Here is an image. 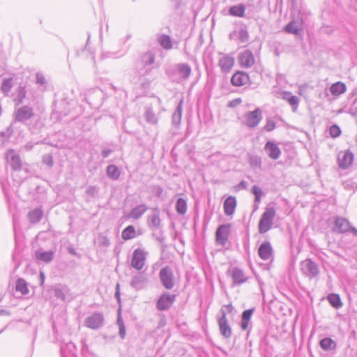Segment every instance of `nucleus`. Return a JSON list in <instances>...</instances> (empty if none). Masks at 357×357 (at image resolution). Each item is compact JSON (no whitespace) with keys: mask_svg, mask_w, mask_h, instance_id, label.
<instances>
[{"mask_svg":"<svg viewBox=\"0 0 357 357\" xmlns=\"http://www.w3.org/2000/svg\"><path fill=\"white\" fill-rule=\"evenodd\" d=\"M245 6L243 3L232 6L229 9V14L231 16L243 17L245 15Z\"/></svg>","mask_w":357,"mask_h":357,"instance_id":"obj_32","label":"nucleus"},{"mask_svg":"<svg viewBox=\"0 0 357 357\" xmlns=\"http://www.w3.org/2000/svg\"><path fill=\"white\" fill-rule=\"evenodd\" d=\"M15 290L22 295H27L29 292L28 283L23 278H18L15 283Z\"/></svg>","mask_w":357,"mask_h":357,"instance_id":"obj_36","label":"nucleus"},{"mask_svg":"<svg viewBox=\"0 0 357 357\" xmlns=\"http://www.w3.org/2000/svg\"><path fill=\"white\" fill-rule=\"evenodd\" d=\"M234 63V58L229 56H224L220 59L218 66L223 73H228L230 71Z\"/></svg>","mask_w":357,"mask_h":357,"instance_id":"obj_24","label":"nucleus"},{"mask_svg":"<svg viewBox=\"0 0 357 357\" xmlns=\"http://www.w3.org/2000/svg\"><path fill=\"white\" fill-rule=\"evenodd\" d=\"M176 295L164 292L156 302V307L160 311L169 310L176 301Z\"/></svg>","mask_w":357,"mask_h":357,"instance_id":"obj_8","label":"nucleus"},{"mask_svg":"<svg viewBox=\"0 0 357 357\" xmlns=\"http://www.w3.org/2000/svg\"><path fill=\"white\" fill-rule=\"evenodd\" d=\"M249 80V75L246 73L237 72L231 77V82L234 86H241L248 84Z\"/></svg>","mask_w":357,"mask_h":357,"instance_id":"obj_19","label":"nucleus"},{"mask_svg":"<svg viewBox=\"0 0 357 357\" xmlns=\"http://www.w3.org/2000/svg\"><path fill=\"white\" fill-rule=\"evenodd\" d=\"M146 204H142L133 208L127 215L128 218H133L137 220L147 211Z\"/></svg>","mask_w":357,"mask_h":357,"instance_id":"obj_28","label":"nucleus"},{"mask_svg":"<svg viewBox=\"0 0 357 357\" xmlns=\"http://www.w3.org/2000/svg\"><path fill=\"white\" fill-rule=\"evenodd\" d=\"M147 278L145 275L138 273L132 277L130 286L136 290H140L145 287Z\"/></svg>","mask_w":357,"mask_h":357,"instance_id":"obj_21","label":"nucleus"},{"mask_svg":"<svg viewBox=\"0 0 357 357\" xmlns=\"http://www.w3.org/2000/svg\"><path fill=\"white\" fill-rule=\"evenodd\" d=\"M176 211L180 215L185 214L187 211V203L183 198H178L176 204Z\"/></svg>","mask_w":357,"mask_h":357,"instance_id":"obj_43","label":"nucleus"},{"mask_svg":"<svg viewBox=\"0 0 357 357\" xmlns=\"http://www.w3.org/2000/svg\"><path fill=\"white\" fill-rule=\"evenodd\" d=\"M107 175L112 180H117L120 176V171L114 165H109L107 167Z\"/></svg>","mask_w":357,"mask_h":357,"instance_id":"obj_40","label":"nucleus"},{"mask_svg":"<svg viewBox=\"0 0 357 357\" xmlns=\"http://www.w3.org/2000/svg\"><path fill=\"white\" fill-rule=\"evenodd\" d=\"M303 21L302 19L300 20H291L284 26V31L289 33L298 34L302 30Z\"/></svg>","mask_w":357,"mask_h":357,"instance_id":"obj_22","label":"nucleus"},{"mask_svg":"<svg viewBox=\"0 0 357 357\" xmlns=\"http://www.w3.org/2000/svg\"><path fill=\"white\" fill-rule=\"evenodd\" d=\"M247 186H248V183L245 181H242L236 186V188L237 190H239L241 189H246Z\"/></svg>","mask_w":357,"mask_h":357,"instance_id":"obj_57","label":"nucleus"},{"mask_svg":"<svg viewBox=\"0 0 357 357\" xmlns=\"http://www.w3.org/2000/svg\"><path fill=\"white\" fill-rule=\"evenodd\" d=\"M36 83L38 84H40L41 86H46V84H47L46 79L42 73H40V72L37 73L36 75Z\"/></svg>","mask_w":357,"mask_h":357,"instance_id":"obj_52","label":"nucleus"},{"mask_svg":"<svg viewBox=\"0 0 357 357\" xmlns=\"http://www.w3.org/2000/svg\"><path fill=\"white\" fill-rule=\"evenodd\" d=\"M68 252L70 254L73 255H76V252L75 251V250L73 248H68Z\"/></svg>","mask_w":357,"mask_h":357,"instance_id":"obj_64","label":"nucleus"},{"mask_svg":"<svg viewBox=\"0 0 357 357\" xmlns=\"http://www.w3.org/2000/svg\"><path fill=\"white\" fill-rule=\"evenodd\" d=\"M5 159L7 164L14 172L21 171L25 164L21 156L14 149L7 150L5 153Z\"/></svg>","mask_w":357,"mask_h":357,"instance_id":"obj_2","label":"nucleus"},{"mask_svg":"<svg viewBox=\"0 0 357 357\" xmlns=\"http://www.w3.org/2000/svg\"><path fill=\"white\" fill-rule=\"evenodd\" d=\"M147 252L144 250L137 248L132 253L131 266L137 271H141L145 265Z\"/></svg>","mask_w":357,"mask_h":357,"instance_id":"obj_7","label":"nucleus"},{"mask_svg":"<svg viewBox=\"0 0 357 357\" xmlns=\"http://www.w3.org/2000/svg\"><path fill=\"white\" fill-rule=\"evenodd\" d=\"M249 163L252 167L261 168V159L256 155H250L249 156Z\"/></svg>","mask_w":357,"mask_h":357,"instance_id":"obj_46","label":"nucleus"},{"mask_svg":"<svg viewBox=\"0 0 357 357\" xmlns=\"http://www.w3.org/2000/svg\"><path fill=\"white\" fill-rule=\"evenodd\" d=\"M321 347L325 351H331L336 347V343L330 337H325L320 341Z\"/></svg>","mask_w":357,"mask_h":357,"instance_id":"obj_38","label":"nucleus"},{"mask_svg":"<svg viewBox=\"0 0 357 357\" xmlns=\"http://www.w3.org/2000/svg\"><path fill=\"white\" fill-rule=\"evenodd\" d=\"M327 300L329 303L335 309H340L342 307V302L340 296L337 294L331 293L328 295Z\"/></svg>","mask_w":357,"mask_h":357,"instance_id":"obj_35","label":"nucleus"},{"mask_svg":"<svg viewBox=\"0 0 357 357\" xmlns=\"http://www.w3.org/2000/svg\"><path fill=\"white\" fill-rule=\"evenodd\" d=\"M230 234V225H221L215 231V242L218 245L225 246Z\"/></svg>","mask_w":357,"mask_h":357,"instance_id":"obj_10","label":"nucleus"},{"mask_svg":"<svg viewBox=\"0 0 357 357\" xmlns=\"http://www.w3.org/2000/svg\"><path fill=\"white\" fill-rule=\"evenodd\" d=\"M115 298L117 299L118 302L120 303L121 298H120L119 284H116V286Z\"/></svg>","mask_w":357,"mask_h":357,"instance_id":"obj_60","label":"nucleus"},{"mask_svg":"<svg viewBox=\"0 0 357 357\" xmlns=\"http://www.w3.org/2000/svg\"><path fill=\"white\" fill-rule=\"evenodd\" d=\"M144 116L147 123L155 125L158 123V118L154 114L153 109L149 107H146Z\"/></svg>","mask_w":357,"mask_h":357,"instance_id":"obj_39","label":"nucleus"},{"mask_svg":"<svg viewBox=\"0 0 357 357\" xmlns=\"http://www.w3.org/2000/svg\"><path fill=\"white\" fill-rule=\"evenodd\" d=\"M264 151L268 156L273 160L278 159L282 153L278 145L275 142L271 141H268L265 144Z\"/></svg>","mask_w":357,"mask_h":357,"instance_id":"obj_16","label":"nucleus"},{"mask_svg":"<svg viewBox=\"0 0 357 357\" xmlns=\"http://www.w3.org/2000/svg\"><path fill=\"white\" fill-rule=\"evenodd\" d=\"M112 152V151L109 149H103L101 152V155L102 156V158H106L109 155V154Z\"/></svg>","mask_w":357,"mask_h":357,"instance_id":"obj_58","label":"nucleus"},{"mask_svg":"<svg viewBox=\"0 0 357 357\" xmlns=\"http://www.w3.org/2000/svg\"><path fill=\"white\" fill-rule=\"evenodd\" d=\"M13 86V78H7L3 80L1 89L5 93H8Z\"/></svg>","mask_w":357,"mask_h":357,"instance_id":"obj_45","label":"nucleus"},{"mask_svg":"<svg viewBox=\"0 0 357 357\" xmlns=\"http://www.w3.org/2000/svg\"><path fill=\"white\" fill-rule=\"evenodd\" d=\"M151 192L157 197L160 198L163 193V189L160 185H152L151 187Z\"/></svg>","mask_w":357,"mask_h":357,"instance_id":"obj_50","label":"nucleus"},{"mask_svg":"<svg viewBox=\"0 0 357 357\" xmlns=\"http://www.w3.org/2000/svg\"><path fill=\"white\" fill-rule=\"evenodd\" d=\"M99 188L96 185H89L86 190V194L90 197H95L98 193Z\"/></svg>","mask_w":357,"mask_h":357,"instance_id":"obj_49","label":"nucleus"},{"mask_svg":"<svg viewBox=\"0 0 357 357\" xmlns=\"http://www.w3.org/2000/svg\"><path fill=\"white\" fill-rule=\"evenodd\" d=\"M236 35V31H233L232 33H231L229 34V38H230L231 40L234 39V38H235Z\"/></svg>","mask_w":357,"mask_h":357,"instance_id":"obj_63","label":"nucleus"},{"mask_svg":"<svg viewBox=\"0 0 357 357\" xmlns=\"http://www.w3.org/2000/svg\"><path fill=\"white\" fill-rule=\"evenodd\" d=\"M116 324L119 326V334L121 339H124L126 336V327L121 317V308H119L117 316Z\"/></svg>","mask_w":357,"mask_h":357,"instance_id":"obj_42","label":"nucleus"},{"mask_svg":"<svg viewBox=\"0 0 357 357\" xmlns=\"http://www.w3.org/2000/svg\"><path fill=\"white\" fill-rule=\"evenodd\" d=\"M228 273L232 278L234 285H241L246 282L248 279L244 271L238 267H233L229 269Z\"/></svg>","mask_w":357,"mask_h":357,"instance_id":"obj_13","label":"nucleus"},{"mask_svg":"<svg viewBox=\"0 0 357 357\" xmlns=\"http://www.w3.org/2000/svg\"><path fill=\"white\" fill-rule=\"evenodd\" d=\"M179 77L181 79H187L191 74V68L188 63H181L176 66Z\"/></svg>","mask_w":357,"mask_h":357,"instance_id":"obj_27","label":"nucleus"},{"mask_svg":"<svg viewBox=\"0 0 357 357\" xmlns=\"http://www.w3.org/2000/svg\"><path fill=\"white\" fill-rule=\"evenodd\" d=\"M275 215L276 211L273 207L266 208L259 222L258 228L260 234H265L271 229Z\"/></svg>","mask_w":357,"mask_h":357,"instance_id":"obj_1","label":"nucleus"},{"mask_svg":"<svg viewBox=\"0 0 357 357\" xmlns=\"http://www.w3.org/2000/svg\"><path fill=\"white\" fill-rule=\"evenodd\" d=\"M238 39L243 43H247L249 40V34L245 29H241L238 32Z\"/></svg>","mask_w":357,"mask_h":357,"instance_id":"obj_47","label":"nucleus"},{"mask_svg":"<svg viewBox=\"0 0 357 357\" xmlns=\"http://www.w3.org/2000/svg\"><path fill=\"white\" fill-rule=\"evenodd\" d=\"M104 323V316L100 312H95L87 317L85 319L84 324L86 327L97 330L101 328Z\"/></svg>","mask_w":357,"mask_h":357,"instance_id":"obj_9","label":"nucleus"},{"mask_svg":"<svg viewBox=\"0 0 357 357\" xmlns=\"http://www.w3.org/2000/svg\"><path fill=\"white\" fill-rule=\"evenodd\" d=\"M302 273L310 279L316 278L319 274V265L311 259H306L301 262Z\"/></svg>","mask_w":357,"mask_h":357,"instance_id":"obj_4","label":"nucleus"},{"mask_svg":"<svg viewBox=\"0 0 357 357\" xmlns=\"http://www.w3.org/2000/svg\"><path fill=\"white\" fill-rule=\"evenodd\" d=\"M136 236L135 227L132 225H129L126 227L122 231V238L123 240H130L134 238Z\"/></svg>","mask_w":357,"mask_h":357,"instance_id":"obj_41","label":"nucleus"},{"mask_svg":"<svg viewBox=\"0 0 357 357\" xmlns=\"http://www.w3.org/2000/svg\"><path fill=\"white\" fill-rule=\"evenodd\" d=\"M262 111L259 108L245 114V125L249 128H256L262 120Z\"/></svg>","mask_w":357,"mask_h":357,"instance_id":"obj_6","label":"nucleus"},{"mask_svg":"<svg viewBox=\"0 0 357 357\" xmlns=\"http://www.w3.org/2000/svg\"><path fill=\"white\" fill-rule=\"evenodd\" d=\"M43 215V210L41 207H38L29 211L26 217L31 224L35 225L41 220Z\"/></svg>","mask_w":357,"mask_h":357,"instance_id":"obj_20","label":"nucleus"},{"mask_svg":"<svg viewBox=\"0 0 357 357\" xmlns=\"http://www.w3.org/2000/svg\"><path fill=\"white\" fill-rule=\"evenodd\" d=\"M98 243L100 245L104 247H107L110 244L109 238L107 236L102 235H100L98 237Z\"/></svg>","mask_w":357,"mask_h":357,"instance_id":"obj_53","label":"nucleus"},{"mask_svg":"<svg viewBox=\"0 0 357 357\" xmlns=\"http://www.w3.org/2000/svg\"><path fill=\"white\" fill-rule=\"evenodd\" d=\"M54 296L64 301L66 300V295L68 293V288L66 286L56 285L54 289Z\"/></svg>","mask_w":357,"mask_h":357,"instance_id":"obj_37","label":"nucleus"},{"mask_svg":"<svg viewBox=\"0 0 357 357\" xmlns=\"http://www.w3.org/2000/svg\"><path fill=\"white\" fill-rule=\"evenodd\" d=\"M347 91V86L344 83L342 82H337L333 84L330 87V91L334 96H339Z\"/></svg>","mask_w":357,"mask_h":357,"instance_id":"obj_29","label":"nucleus"},{"mask_svg":"<svg viewBox=\"0 0 357 357\" xmlns=\"http://www.w3.org/2000/svg\"><path fill=\"white\" fill-rule=\"evenodd\" d=\"M239 61L242 66L249 68L255 63V58L251 51L247 50L241 54Z\"/></svg>","mask_w":357,"mask_h":357,"instance_id":"obj_23","label":"nucleus"},{"mask_svg":"<svg viewBox=\"0 0 357 357\" xmlns=\"http://www.w3.org/2000/svg\"><path fill=\"white\" fill-rule=\"evenodd\" d=\"M159 279L162 285L167 290H171L175 285V278L172 268L169 266L162 268L159 273Z\"/></svg>","mask_w":357,"mask_h":357,"instance_id":"obj_3","label":"nucleus"},{"mask_svg":"<svg viewBox=\"0 0 357 357\" xmlns=\"http://www.w3.org/2000/svg\"><path fill=\"white\" fill-rule=\"evenodd\" d=\"M287 102L292 106L294 112H296L299 102L298 98L292 95Z\"/></svg>","mask_w":357,"mask_h":357,"instance_id":"obj_51","label":"nucleus"},{"mask_svg":"<svg viewBox=\"0 0 357 357\" xmlns=\"http://www.w3.org/2000/svg\"><path fill=\"white\" fill-rule=\"evenodd\" d=\"M252 192L255 195V196H261L263 194L261 189L257 185H253L252 188Z\"/></svg>","mask_w":357,"mask_h":357,"instance_id":"obj_56","label":"nucleus"},{"mask_svg":"<svg viewBox=\"0 0 357 357\" xmlns=\"http://www.w3.org/2000/svg\"><path fill=\"white\" fill-rule=\"evenodd\" d=\"M54 252L52 250L49 251H37L35 253V257L38 260L44 261L45 263H50L54 258Z\"/></svg>","mask_w":357,"mask_h":357,"instance_id":"obj_31","label":"nucleus"},{"mask_svg":"<svg viewBox=\"0 0 357 357\" xmlns=\"http://www.w3.org/2000/svg\"><path fill=\"white\" fill-rule=\"evenodd\" d=\"M254 311H255V308H251V309L245 310L242 313L241 327L243 331H245L248 329L249 321L251 319V317H252Z\"/></svg>","mask_w":357,"mask_h":357,"instance_id":"obj_30","label":"nucleus"},{"mask_svg":"<svg viewBox=\"0 0 357 357\" xmlns=\"http://www.w3.org/2000/svg\"><path fill=\"white\" fill-rule=\"evenodd\" d=\"M155 59V54L152 52H145L140 56V63L145 69L144 75L151 72L152 68H149V66L154 63Z\"/></svg>","mask_w":357,"mask_h":357,"instance_id":"obj_17","label":"nucleus"},{"mask_svg":"<svg viewBox=\"0 0 357 357\" xmlns=\"http://www.w3.org/2000/svg\"><path fill=\"white\" fill-rule=\"evenodd\" d=\"M75 344L72 342L61 344L60 347L61 357L75 356Z\"/></svg>","mask_w":357,"mask_h":357,"instance_id":"obj_26","label":"nucleus"},{"mask_svg":"<svg viewBox=\"0 0 357 357\" xmlns=\"http://www.w3.org/2000/svg\"><path fill=\"white\" fill-rule=\"evenodd\" d=\"M333 231L338 234L351 231L355 236H357V229L352 227L347 219L342 217L335 218Z\"/></svg>","mask_w":357,"mask_h":357,"instance_id":"obj_5","label":"nucleus"},{"mask_svg":"<svg viewBox=\"0 0 357 357\" xmlns=\"http://www.w3.org/2000/svg\"><path fill=\"white\" fill-rule=\"evenodd\" d=\"M258 255L263 260H269L273 258V248L268 241L261 243L258 249Z\"/></svg>","mask_w":357,"mask_h":357,"instance_id":"obj_18","label":"nucleus"},{"mask_svg":"<svg viewBox=\"0 0 357 357\" xmlns=\"http://www.w3.org/2000/svg\"><path fill=\"white\" fill-rule=\"evenodd\" d=\"M43 162L48 167H52L54 165L52 156L49 154L43 155Z\"/></svg>","mask_w":357,"mask_h":357,"instance_id":"obj_55","label":"nucleus"},{"mask_svg":"<svg viewBox=\"0 0 357 357\" xmlns=\"http://www.w3.org/2000/svg\"><path fill=\"white\" fill-rule=\"evenodd\" d=\"M224 307L227 310L228 312H231L233 310V306L231 304L226 305L224 306Z\"/></svg>","mask_w":357,"mask_h":357,"instance_id":"obj_61","label":"nucleus"},{"mask_svg":"<svg viewBox=\"0 0 357 357\" xmlns=\"http://www.w3.org/2000/svg\"><path fill=\"white\" fill-rule=\"evenodd\" d=\"M354 154L349 150L340 151L338 153L337 162L341 169L348 168L353 162Z\"/></svg>","mask_w":357,"mask_h":357,"instance_id":"obj_14","label":"nucleus"},{"mask_svg":"<svg viewBox=\"0 0 357 357\" xmlns=\"http://www.w3.org/2000/svg\"><path fill=\"white\" fill-rule=\"evenodd\" d=\"M26 91L24 86H20L17 89V96L14 99L16 105L22 104L26 97Z\"/></svg>","mask_w":357,"mask_h":357,"instance_id":"obj_44","label":"nucleus"},{"mask_svg":"<svg viewBox=\"0 0 357 357\" xmlns=\"http://www.w3.org/2000/svg\"><path fill=\"white\" fill-rule=\"evenodd\" d=\"M240 102H241V100L240 99H235L233 101L230 102L229 105L230 106H234L236 104H238Z\"/></svg>","mask_w":357,"mask_h":357,"instance_id":"obj_62","label":"nucleus"},{"mask_svg":"<svg viewBox=\"0 0 357 357\" xmlns=\"http://www.w3.org/2000/svg\"><path fill=\"white\" fill-rule=\"evenodd\" d=\"M182 105L183 100H181L178 104L174 112L172 114V124L175 126L180 125L182 116Z\"/></svg>","mask_w":357,"mask_h":357,"instance_id":"obj_34","label":"nucleus"},{"mask_svg":"<svg viewBox=\"0 0 357 357\" xmlns=\"http://www.w3.org/2000/svg\"><path fill=\"white\" fill-rule=\"evenodd\" d=\"M34 115L33 109L29 106H23L19 108L15 113V121L20 122H24Z\"/></svg>","mask_w":357,"mask_h":357,"instance_id":"obj_15","label":"nucleus"},{"mask_svg":"<svg viewBox=\"0 0 357 357\" xmlns=\"http://www.w3.org/2000/svg\"><path fill=\"white\" fill-rule=\"evenodd\" d=\"M236 199L233 196H229L227 197L223 205L224 212L227 215H231L236 209Z\"/></svg>","mask_w":357,"mask_h":357,"instance_id":"obj_25","label":"nucleus"},{"mask_svg":"<svg viewBox=\"0 0 357 357\" xmlns=\"http://www.w3.org/2000/svg\"><path fill=\"white\" fill-rule=\"evenodd\" d=\"M157 40L163 49L169 50L172 48V41L169 36L161 34L158 36Z\"/></svg>","mask_w":357,"mask_h":357,"instance_id":"obj_33","label":"nucleus"},{"mask_svg":"<svg viewBox=\"0 0 357 357\" xmlns=\"http://www.w3.org/2000/svg\"><path fill=\"white\" fill-rule=\"evenodd\" d=\"M341 129L337 125H333L329 128V133L331 137L336 138L341 135Z\"/></svg>","mask_w":357,"mask_h":357,"instance_id":"obj_48","label":"nucleus"},{"mask_svg":"<svg viewBox=\"0 0 357 357\" xmlns=\"http://www.w3.org/2000/svg\"><path fill=\"white\" fill-rule=\"evenodd\" d=\"M152 213L148 216L147 225L150 229L156 231L161 227L160 212L158 208L151 209Z\"/></svg>","mask_w":357,"mask_h":357,"instance_id":"obj_11","label":"nucleus"},{"mask_svg":"<svg viewBox=\"0 0 357 357\" xmlns=\"http://www.w3.org/2000/svg\"><path fill=\"white\" fill-rule=\"evenodd\" d=\"M292 96L291 93V92H288V91H284L282 93V99L288 101L289 98H291V96Z\"/></svg>","mask_w":357,"mask_h":357,"instance_id":"obj_59","label":"nucleus"},{"mask_svg":"<svg viewBox=\"0 0 357 357\" xmlns=\"http://www.w3.org/2000/svg\"><path fill=\"white\" fill-rule=\"evenodd\" d=\"M220 313L221 316L218 318L220 332L225 338L228 339L231 336V328L228 324L225 311L221 310Z\"/></svg>","mask_w":357,"mask_h":357,"instance_id":"obj_12","label":"nucleus"},{"mask_svg":"<svg viewBox=\"0 0 357 357\" xmlns=\"http://www.w3.org/2000/svg\"><path fill=\"white\" fill-rule=\"evenodd\" d=\"M276 123L271 119H267L266 123L264 126V130L267 132H271L275 128Z\"/></svg>","mask_w":357,"mask_h":357,"instance_id":"obj_54","label":"nucleus"}]
</instances>
